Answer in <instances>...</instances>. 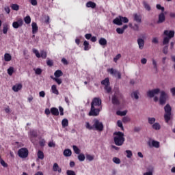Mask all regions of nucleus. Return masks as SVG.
Here are the masks:
<instances>
[{"label": "nucleus", "instance_id": "13d9d810", "mask_svg": "<svg viewBox=\"0 0 175 175\" xmlns=\"http://www.w3.org/2000/svg\"><path fill=\"white\" fill-rule=\"evenodd\" d=\"M105 90L107 91V94H110L111 92V88L109 87V85L105 86Z\"/></svg>", "mask_w": 175, "mask_h": 175}, {"label": "nucleus", "instance_id": "09e8293b", "mask_svg": "<svg viewBox=\"0 0 175 175\" xmlns=\"http://www.w3.org/2000/svg\"><path fill=\"white\" fill-rule=\"evenodd\" d=\"M137 92H133L131 94V98H135V99H139V95H137Z\"/></svg>", "mask_w": 175, "mask_h": 175}, {"label": "nucleus", "instance_id": "aec40b11", "mask_svg": "<svg viewBox=\"0 0 175 175\" xmlns=\"http://www.w3.org/2000/svg\"><path fill=\"white\" fill-rule=\"evenodd\" d=\"M133 17H134V21H136V23H142V15L134 14Z\"/></svg>", "mask_w": 175, "mask_h": 175}, {"label": "nucleus", "instance_id": "f704fd0d", "mask_svg": "<svg viewBox=\"0 0 175 175\" xmlns=\"http://www.w3.org/2000/svg\"><path fill=\"white\" fill-rule=\"evenodd\" d=\"M152 128L155 131H159V129H161V124L158 122H156L152 124Z\"/></svg>", "mask_w": 175, "mask_h": 175}, {"label": "nucleus", "instance_id": "b1692460", "mask_svg": "<svg viewBox=\"0 0 175 175\" xmlns=\"http://www.w3.org/2000/svg\"><path fill=\"white\" fill-rule=\"evenodd\" d=\"M165 14L163 13H161L159 15V21H157L158 24H161L162 23H163V21H165Z\"/></svg>", "mask_w": 175, "mask_h": 175}, {"label": "nucleus", "instance_id": "a878e982", "mask_svg": "<svg viewBox=\"0 0 175 175\" xmlns=\"http://www.w3.org/2000/svg\"><path fill=\"white\" fill-rule=\"evenodd\" d=\"M8 31H9V24L3 23V33H4V35H6V33H8Z\"/></svg>", "mask_w": 175, "mask_h": 175}, {"label": "nucleus", "instance_id": "603ef678", "mask_svg": "<svg viewBox=\"0 0 175 175\" xmlns=\"http://www.w3.org/2000/svg\"><path fill=\"white\" fill-rule=\"evenodd\" d=\"M86 159H88V161L91 162L92 161H94V156L91 155V154H87L86 155Z\"/></svg>", "mask_w": 175, "mask_h": 175}, {"label": "nucleus", "instance_id": "2eb2a0df", "mask_svg": "<svg viewBox=\"0 0 175 175\" xmlns=\"http://www.w3.org/2000/svg\"><path fill=\"white\" fill-rule=\"evenodd\" d=\"M148 146L150 148L154 147L155 148H159L160 144L159 142L158 141L152 140V142H148Z\"/></svg>", "mask_w": 175, "mask_h": 175}, {"label": "nucleus", "instance_id": "c85d7f7f", "mask_svg": "<svg viewBox=\"0 0 175 175\" xmlns=\"http://www.w3.org/2000/svg\"><path fill=\"white\" fill-rule=\"evenodd\" d=\"M37 157L38 159L43 160L44 159V153H43V151L42 150H38L37 153Z\"/></svg>", "mask_w": 175, "mask_h": 175}, {"label": "nucleus", "instance_id": "9b49d317", "mask_svg": "<svg viewBox=\"0 0 175 175\" xmlns=\"http://www.w3.org/2000/svg\"><path fill=\"white\" fill-rule=\"evenodd\" d=\"M160 92H161V90L159 88H157V89L148 91L147 95L149 98H154L155 95H158V94Z\"/></svg>", "mask_w": 175, "mask_h": 175}, {"label": "nucleus", "instance_id": "774afa93", "mask_svg": "<svg viewBox=\"0 0 175 175\" xmlns=\"http://www.w3.org/2000/svg\"><path fill=\"white\" fill-rule=\"evenodd\" d=\"M59 110L60 111V116H64V108L62 107H59Z\"/></svg>", "mask_w": 175, "mask_h": 175}, {"label": "nucleus", "instance_id": "2f4dec72", "mask_svg": "<svg viewBox=\"0 0 175 175\" xmlns=\"http://www.w3.org/2000/svg\"><path fill=\"white\" fill-rule=\"evenodd\" d=\"M62 128H66V126L69 125V121L68 120V119L66 118L63 119L62 121Z\"/></svg>", "mask_w": 175, "mask_h": 175}, {"label": "nucleus", "instance_id": "79ce46f5", "mask_svg": "<svg viewBox=\"0 0 175 175\" xmlns=\"http://www.w3.org/2000/svg\"><path fill=\"white\" fill-rule=\"evenodd\" d=\"M14 72V68L13 67H10L8 69V74L9 75V76H12Z\"/></svg>", "mask_w": 175, "mask_h": 175}, {"label": "nucleus", "instance_id": "c03bdc74", "mask_svg": "<svg viewBox=\"0 0 175 175\" xmlns=\"http://www.w3.org/2000/svg\"><path fill=\"white\" fill-rule=\"evenodd\" d=\"M72 148L75 154H80L81 150L77 146H76V145L72 146Z\"/></svg>", "mask_w": 175, "mask_h": 175}, {"label": "nucleus", "instance_id": "69168bd1", "mask_svg": "<svg viewBox=\"0 0 175 175\" xmlns=\"http://www.w3.org/2000/svg\"><path fill=\"white\" fill-rule=\"evenodd\" d=\"M132 28L134 31H139V25L135 24Z\"/></svg>", "mask_w": 175, "mask_h": 175}, {"label": "nucleus", "instance_id": "e2e57ef3", "mask_svg": "<svg viewBox=\"0 0 175 175\" xmlns=\"http://www.w3.org/2000/svg\"><path fill=\"white\" fill-rule=\"evenodd\" d=\"M85 38L88 40H90V39H91V38H92V33H87V34L85 35Z\"/></svg>", "mask_w": 175, "mask_h": 175}, {"label": "nucleus", "instance_id": "5fc2aeb1", "mask_svg": "<svg viewBox=\"0 0 175 175\" xmlns=\"http://www.w3.org/2000/svg\"><path fill=\"white\" fill-rule=\"evenodd\" d=\"M33 53L36 55V57H37V58H40V53H39V51L33 49Z\"/></svg>", "mask_w": 175, "mask_h": 175}, {"label": "nucleus", "instance_id": "20e7f679", "mask_svg": "<svg viewBox=\"0 0 175 175\" xmlns=\"http://www.w3.org/2000/svg\"><path fill=\"white\" fill-rule=\"evenodd\" d=\"M113 23L116 24V25H122V23H124V24L129 23V19L126 17L119 16L113 21Z\"/></svg>", "mask_w": 175, "mask_h": 175}, {"label": "nucleus", "instance_id": "4be33fe9", "mask_svg": "<svg viewBox=\"0 0 175 175\" xmlns=\"http://www.w3.org/2000/svg\"><path fill=\"white\" fill-rule=\"evenodd\" d=\"M31 27H32V33H36V32H38V24H36V23L35 22H33L31 23Z\"/></svg>", "mask_w": 175, "mask_h": 175}, {"label": "nucleus", "instance_id": "412c9836", "mask_svg": "<svg viewBox=\"0 0 175 175\" xmlns=\"http://www.w3.org/2000/svg\"><path fill=\"white\" fill-rule=\"evenodd\" d=\"M53 172H58V173H61L62 172V170L61 169V167H59L57 163H55L53 164Z\"/></svg>", "mask_w": 175, "mask_h": 175}, {"label": "nucleus", "instance_id": "9d476101", "mask_svg": "<svg viewBox=\"0 0 175 175\" xmlns=\"http://www.w3.org/2000/svg\"><path fill=\"white\" fill-rule=\"evenodd\" d=\"M90 105L93 107H100V106H102V99H100V98L95 97L92 99Z\"/></svg>", "mask_w": 175, "mask_h": 175}, {"label": "nucleus", "instance_id": "ddd939ff", "mask_svg": "<svg viewBox=\"0 0 175 175\" xmlns=\"http://www.w3.org/2000/svg\"><path fill=\"white\" fill-rule=\"evenodd\" d=\"M23 24H24V21H23V19L20 18L17 21H14L12 23V27L15 29H17L18 28L23 27Z\"/></svg>", "mask_w": 175, "mask_h": 175}, {"label": "nucleus", "instance_id": "864d4df0", "mask_svg": "<svg viewBox=\"0 0 175 175\" xmlns=\"http://www.w3.org/2000/svg\"><path fill=\"white\" fill-rule=\"evenodd\" d=\"M46 65H47L48 66H50V67L53 66L54 62H53V60H51V59H48V60L46 61Z\"/></svg>", "mask_w": 175, "mask_h": 175}, {"label": "nucleus", "instance_id": "5701e85b", "mask_svg": "<svg viewBox=\"0 0 175 175\" xmlns=\"http://www.w3.org/2000/svg\"><path fill=\"white\" fill-rule=\"evenodd\" d=\"M51 113L52 116H59V111H58V109H57L56 107L51 108Z\"/></svg>", "mask_w": 175, "mask_h": 175}, {"label": "nucleus", "instance_id": "58836bf2", "mask_svg": "<svg viewBox=\"0 0 175 175\" xmlns=\"http://www.w3.org/2000/svg\"><path fill=\"white\" fill-rule=\"evenodd\" d=\"M51 77V79H53V80H54V81L57 83V84H58V85H61V84H62V79L59 78H55L53 77Z\"/></svg>", "mask_w": 175, "mask_h": 175}, {"label": "nucleus", "instance_id": "338daca9", "mask_svg": "<svg viewBox=\"0 0 175 175\" xmlns=\"http://www.w3.org/2000/svg\"><path fill=\"white\" fill-rule=\"evenodd\" d=\"M167 50H168V46H165L163 49V54H167Z\"/></svg>", "mask_w": 175, "mask_h": 175}, {"label": "nucleus", "instance_id": "a211bd4d", "mask_svg": "<svg viewBox=\"0 0 175 175\" xmlns=\"http://www.w3.org/2000/svg\"><path fill=\"white\" fill-rule=\"evenodd\" d=\"M147 172L144 173V175H152V173H154V167L152 165H149L146 168Z\"/></svg>", "mask_w": 175, "mask_h": 175}, {"label": "nucleus", "instance_id": "c9c22d12", "mask_svg": "<svg viewBox=\"0 0 175 175\" xmlns=\"http://www.w3.org/2000/svg\"><path fill=\"white\" fill-rule=\"evenodd\" d=\"M83 46L85 51H88V50H90V42H88L87 40L83 42Z\"/></svg>", "mask_w": 175, "mask_h": 175}, {"label": "nucleus", "instance_id": "1a4fd4ad", "mask_svg": "<svg viewBox=\"0 0 175 175\" xmlns=\"http://www.w3.org/2000/svg\"><path fill=\"white\" fill-rule=\"evenodd\" d=\"M107 72H108V73H110V75H111L112 76L118 77L119 80L121 79V72L120 71L115 70L114 68H108L107 70Z\"/></svg>", "mask_w": 175, "mask_h": 175}, {"label": "nucleus", "instance_id": "a19ab883", "mask_svg": "<svg viewBox=\"0 0 175 175\" xmlns=\"http://www.w3.org/2000/svg\"><path fill=\"white\" fill-rule=\"evenodd\" d=\"M78 159L81 162H83L85 159V156L84 155V154H80L79 155H78Z\"/></svg>", "mask_w": 175, "mask_h": 175}, {"label": "nucleus", "instance_id": "bf43d9fd", "mask_svg": "<svg viewBox=\"0 0 175 175\" xmlns=\"http://www.w3.org/2000/svg\"><path fill=\"white\" fill-rule=\"evenodd\" d=\"M158 10H161L162 12H165V8L162 7L160 4H157L156 6Z\"/></svg>", "mask_w": 175, "mask_h": 175}, {"label": "nucleus", "instance_id": "6e6d98bb", "mask_svg": "<svg viewBox=\"0 0 175 175\" xmlns=\"http://www.w3.org/2000/svg\"><path fill=\"white\" fill-rule=\"evenodd\" d=\"M0 163L3 167H8V163H6L3 159H1Z\"/></svg>", "mask_w": 175, "mask_h": 175}, {"label": "nucleus", "instance_id": "c756f323", "mask_svg": "<svg viewBox=\"0 0 175 175\" xmlns=\"http://www.w3.org/2000/svg\"><path fill=\"white\" fill-rule=\"evenodd\" d=\"M101 84L102 85H105V87L107 85H110V79H109V78H105L101 81Z\"/></svg>", "mask_w": 175, "mask_h": 175}, {"label": "nucleus", "instance_id": "f3484780", "mask_svg": "<svg viewBox=\"0 0 175 175\" xmlns=\"http://www.w3.org/2000/svg\"><path fill=\"white\" fill-rule=\"evenodd\" d=\"M126 28H128V25H124L122 28L118 27L116 29V32L117 33H119V35H122V33H124L125 29H126Z\"/></svg>", "mask_w": 175, "mask_h": 175}, {"label": "nucleus", "instance_id": "f257e3e1", "mask_svg": "<svg viewBox=\"0 0 175 175\" xmlns=\"http://www.w3.org/2000/svg\"><path fill=\"white\" fill-rule=\"evenodd\" d=\"M113 141L116 146H122L125 142V137H124V133L121 131L115 132L113 133Z\"/></svg>", "mask_w": 175, "mask_h": 175}, {"label": "nucleus", "instance_id": "de8ad7c7", "mask_svg": "<svg viewBox=\"0 0 175 175\" xmlns=\"http://www.w3.org/2000/svg\"><path fill=\"white\" fill-rule=\"evenodd\" d=\"M86 128L87 129H89V131H92V130L94 131V124L91 126V124H90L89 122L86 123Z\"/></svg>", "mask_w": 175, "mask_h": 175}, {"label": "nucleus", "instance_id": "ea45409f", "mask_svg": "<svg viewBox=\"0 0 175 175\" xmlns=\"http://www.w3.org/2000/svg\"><path fill=\"white\" fill-rule=\"evenodd\" d=\"M148 124L152 125V124L155 123L156 119L155 118H148Z\"/></svg>", "mask_w": 175, "mask_h": 175}, {"label": "nucleus", "instance_id": "393cba45", "mask_svg": "<svg viewBox=\"0 0 175 175\" xmlns=\"http://www.w3.org/2000/svg\"><path fill=\"white\" fill-rule=\"evenodd\" d=\"M51 91L55 95H59V92L58 91V89H57V85H53L51 86Z\"/></svg>", "mask_w": 175, "mask_h": 175}, {"label": "nucleus", "instance_id": "39448f33", "mask_svg": "<svg viewBox=\"0 0 175 175\" xmlns=\"http://www.w3.org/2000/svg\"><path fill=\"white\" fill-rule=\"evenodd\" d=\"M122 98V94H121L120 92H116L114 95L112 96L113 105H120V100H121Z\"/></svg>", "mask_w": 175, "mask_h": 175}, {"label": "nucleus", "instance_id": "8fccbe9b", "mask_svg": "<svg viewBox=\"0 0 175 175\" xmlns=\"http://www.w3.org/2000/svg\"><path fill=\"white\" fill-rule=\"evenodd\" d=\"M117 125L119 128H121L122 131H124V126L122 125V122L121 120H118Z\"/></svg>", "mask_w": 175, "mask_h": 175}, {"label": "nucleus", "instance_id": "4468645a", "mask_svg": "<svg viewBox=\"0 0 175 175\" xmlns=\"http://www.w3.org/2000/svg\"><path fill=\"white\" fill-rule=\"evenodd\" d=\"M159 103L161 105H165V103H166V93L165 92V91H162L161 92Z\"/></svg>", "mask_w": 175, "mask_h": 175}, {"label": "nucleus", "instance_id": "f8f14e48", "mask_svg": "<svg viewBox=\"0 0 175 175\" xmlns=\"http://www.w3.org/2000/svg\"><path fill=\"white\" fill-rule=\"evenodd\" d=\"M36 137H38V132L35 130H32L29 132V139L31 143H36Z\"/></svg>", "mask_w": 175, "mask_h": 175}, {"label": "nucleus", "instance_id": "cd10ccee", "mask_svg": "<svg viewBox=\"0 0 175 175\" xmlns=\"http://www.w3.org/2000/svg\"><path fill=\"white\" fill-rule=\"evenodd\" d=\"M87 8H92V9H95L96 8V3L92 2V1H89L86 3Z\"/></svg>", "mask_w": 175, "mask_h": 175}, {"label": "nucleus", "instance_id": "423d86ee", "mask_svg": "<svg viewBox=\"0 0 175 175\" xmlns=\"http://www.w3.org/2000/svg\"><path fill=\"white\" fill-rule=\"evenodd\" d=\"M93 125L94 131H98V132H102L105 128L103 123L98 119L94 120Z\"/></svg>", "mask_w": 175, "mask_h": 175}, {"label": "nucleus", "instance_id": "f03ea898", "mask_svg": "<svg viewBox=\"0 0 175 175\" xmlns=\"http://www.w3.org/2000/svg\"><path fill=\"white\" fill-rule=\"evenodd\" d=\"M164 120L165 122L167 123L169 122V121H170V120H172V107L170 106V105L167 104L164 107Z\"/></svg>", "mask_w": 175, "mask_h": 175}, {"label": "nucleus", "instance_id": "3c124183", "mask_svg": "<svg viewBox=\"0 0 175 175\" xmlns=\"http://www.w3.org/2000/svg\"><path fill=\"white\" fill-rule=\"evenodd\" d=\"M144 6L145 9L146 10H148V12H150V10H151V7H150V5L147 4V3H146V1L144 2Z\"/></svg>", "mask_w": 175, "mask_h": 175}, {"label": "nucleus", "instance_id": "bb28decb", "mask_svg": "<svg viewBox=\"0 0 175 175\" xmlns=\"http://www.w3.org/2000/svg\"><path fill=\"white\" fill-rule=\"evenodd\" d=\"M64 75V72H62L61 71V70H57L55 72H54V76L55 78H59L61 77V76Z\"/></svg>", "mask_w": 175, "mask_h": 175}, {"label": "nucleus", "instance_id": "052dcab7", "mask_svg": "<svg viewBox=\"0 0 175 175\" xmlns=\"http://www.w3.org/2000/svg\"><path fill=\"white\" fill-rule=\"evenodd\" d=\"M129 121H131V119L127 116H125L122 118V122H124V123L129 122Z\"/></svg>", "mask_w": 175, "mask_h": 175}, {"label": "nucleus", "instance_id": "680f3d73", "mask_svg": "<svg viewBox=\"0 0 175 175\" xmlns=\"http://www.w3.org/2000/svg\"><path fill=\"white\" fill-rule=\"evenodd\" d=\"M120 58H121V54H118L114 58H113V61L115 62H117V61H118V59H120Z\"/></svg>", "mask_w": 175, "mask_h": 175}, {"label": "nucleus", "instance_id": "6e6552de", "mask_svg": "<svg viewBox=\"0 0 175 175\" xmlns=\"http://www.w3.org/2000/svg\"><path fill=\"white\" fill-rule=\"evenodd\" d=\"M99 113H100V109L99 108H95V107L91 106L88 116H90V117H96Z\"/></svg>", "mask_w": 175, "mask_h": 175}, {"label": "nucleus", "instance_id": "0eeeda50", "mask_svg": "<svg viewBox=\"0 0 175 175\" xmlns=\"http://www.w3.org/2000/svg\"><path fill=\"white\" fill-rule=\"evenodd\" d=\"M29 154V152L28 151V149L27 148H21L18 150V155L19 158H27Z\"/></svg>", "mask_w": 175, "mask_h": 175}, {"label": "nucleus", "instance_id": "e433bc0d", "mask_svg": "<svg viewBox=\"0 0 175 175\" xmlns=\"http://www.w3.org/2000/svg\"><path fill=\"white\" fill-rule=\"evenodd\" d=\"M10 8L12 10H16V12L20 10V5L18 4H11Z\"/></svg>", "mask_w": 175, "mask_h": 175}, {"label": "nucleus", "instance_id": "4d7b16f0", "mask_svg": "<svg viewBox=\"0 0 175 175\" xmlns=\"http://www.w3.org/2000/svg\"><path fill=\"white\" fill-rule=\"evenodd\" d=\"M126 153L127 154H126L127 158H132L133 154L131 150H126Z\"/></svg>", "mask_w": 175, "mask_h": 175}, {"label": "nucleus", "instance_id": "7ed1b4c3", "mask_svg": "<svg viewBox=\"0 0 175 175\" xmlns=\"http://www.w3.org/2000/svg\"><path fill=\"white\" fill-rule=\"evenodd\" d=\"M164 35L167 37H165L163 40V44H168V43L170 42V40L172 38H174V31L173 30H165L164 31Z\"/></svg>", "mask_w": 175, "mask_h": 175}, {"label": "nucleus", "instance_id": "7c9ffc66", "mask_svg": "<svg viewBox=\"0 0 175 175\" xmlns=\"http://www.w3.org/2000/svg\"><path fill=\"white\" fill-rule=\"evenodd\" d=\"M100 46H106L107 44V40L105 38H101L98 41Z\"/></svg>", "mask_w": 175, "mask_h": 175}, {"label": "nucleus", "instance_id": "4c0bfd02", "mask_svg": "<svg viewBox=\"0 0 175 175\" xmlns=\"http://www.w3.org/2000/svg\"><path fill=\"white\" fill-rule=\"evenodd\" d=\"M40 55L42 59H46V58H47V52H46V51H40Z\"/></svg>", "mask_w": 175, "mask_h": 175}, {"label": "nucleus", "instance_id": "72a5a7b5", "mask_svg": "<svg viewBox=\"0 0 175 175\" xmlns=\"http://www.w3.org/2000/svg\"><path fill=\"white\" fill-rule=\"evenodd\" d=\"M4 59L6 62L12 61V55H10L9 53H5Z\"/></svg>", "mask_w": 175, "mask_h": 175}, {"label": "nucleus", "instance_id": "49530a36", "mask_svg": "<svg viewBox=\"0 0 175 175\" xmlns=\"http://www.w3.org/2000/svg\"><path fill=\"white\" fill-rule=\"evenodd\" d=\"M116 114L117 116H121L122 117L124 116H126V111H117Z\"/></svg>", "mask_w": 175, "mask_h": 175}, {"label": "nucleus", "instance_id": "473e14b6", "mask_svg": "<svg viewBox=\"0 0 175 175\" xmlns=\"http://www.w3.org/2000/svg\"><path fill=\"white\" fill-rule=\"evenodd\" d=\"M63 154L64 157H70L72 155V150L70 149H65Z\"/></svg>", "mask_w": 175, "mask_h": 175}, {"label": "nucleus", "instance_id": "37998d69", "mask_svg": "<svg viewBox=\"0 0 175 175\" xmlns=\"http://www.w3.org/2000/svg\"><path fill=\"white\" fill-rule=\"evenodd\" d=\"M113 162L116 163V165H120V163H121V160L118 157H113Z\"/></svg>", "mask_w": 175, "mask_h": 175}, {"label": "nucleus", "instance_id": "a18cd8bd", "mask_svg": "<svg viewBox=\"0 0 175 175\" xmlns=\"http://www.w3.org/2000/svg\"><path fill=\"white\" fill-rule=\"evenodd\" d=\"M24 21L25 24H31V16H27L26 17H25Z\"/></svg>", "mask_w": 175, "mask_h": 175}, {"label": "nucleus", "instance_id": "0e129e2a", "mask_svg": "<svg viewBox=\"0 0 175 175\" xmlns=\"http://www.w3.org/2000/svg\"><path fill=\"white\" fill-rule=\"evenodd\" d=\"M36 75H42V70L40 68H36L35 70Z\"/></svg>", "mask_w": 175, "mask_h": 175}, {"label": "nucleus", "instance_id": "6ab92c4d", "mask_svg": "<svg viewBox=\"0 0 175 175\" xmlns=\"http://www.w3.org/2000/svg\"><path fill=\"white\" fill-rule=\"evenodd\" d=\"M137 43H138L139 49L140 50H143V49H144V40H143L142 38H138Z\"/></svg>", "mask_w": 175, "mask_h": 175}, {"label": "nucleus", "instance_id": "dca6fc26", "mask_svg": "<svg viewBox=\"0 0 175 175\" xmlns=\"http://www.w3.org/2000/svg\"><path fill=\"white\" fill-rule=\"evenodd\" d=\"M12 90L14 92H18V91L23 90V84L17 83L12 87Z\"/></svg>", "mask_w": 175, "mask_h": 175}]
</instances>
